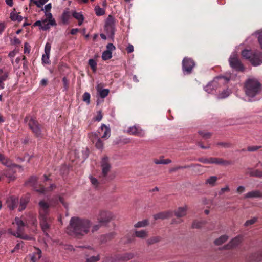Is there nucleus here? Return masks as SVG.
<instances>
[{
  "instance_id": "obj_45",
  "label": "nucleus",
  "mask_w": 262,
  "mask_h": 262,
  "mask_svg": "<svg viewBox=\"0 0 262 262\" xmlns=\"http://www.w3.org/2000/svg\"><path fill=\"white\" fill-rule=\"evenodd\" d=\"M95 11L97 16H102L105 14V10L99 6H96L95 8Z\"/></svg>"
},
{
  "instance_id": "obj_25",
  "label": "nucleus",
  "mask_w": 262,
  "mask_h": 262,
  "mask_svg": "<svg viewBox=\"0 0 262 262\" xmlns=\"http://www.w3.org/2000/svg\"><path fill=\"white\" fill-rule=\"evenodd\" d=\"M35 251L33 252V254L31 257V261L32 262H36L41 257V251L40 249L37 248H35Z\"/></svg>"
},
{
  "instance_id": "obj_33",
  "label": "nucleus",
  "mask_w": 262,
  "mask_h": 262,
  "mask_svg": "<svg viewBox=\"0 0 262 262\" xmlns=\"http://www.w3.org/2000/svg\"><path fill=\"white\" fill-rule=\"evenodd\" d=\"M230 161L224 160L222 158H215L214 164L222 165H228L231 164Z\"/></svg>"
},
{
  "instance_id": "obj_52",
  "label": "nucleus",
  "mask_w": 262,
  "mask_h": 262,
  "mask_svg": "<svg viewBox=\"0 0 262 262\" xmlns=\"http://www.w3.org/2000/svg\"><path fill=\"white\" fill-rule=\"evenodd\" d=\"M100 260V256L98 255L96 256H91L90 258L86 259L85 262H97Z\"/></svg>"
},
{
  "instance_id": "obj_46",
  "label": "nucleus",
  "mask_w": 262,
  "mask_h": 262,
  "mask_svg": "<svg viewBox=\"0 0 262 262\" xmlns=\"http://www.w3.org/2000/svg\"><path fill=\"white\" fill-rule=\"evenodd\" d=\"M90 94L88 92H85L82 96V100L83 101L85 102L87 104H89L90 103Z\"/></svg>"
},
{
  "instance_id": "obj_40",
  "label": "nucleus",
  "mask_w": 262,
  "mask_h": 262,
  "mask_svg": "<svg viewBox=\"0 0 262 262\" xmlns=\"http://www.w3.org/2000/svg\"><path fill=\"white\" fill-rule=\"evenodd\" d=\"M149 224L148 220H144L138 222L135 224L134 226L136 228L144 227L147 226Z\"/></svg>"
},
{
  "instance_id": "obj_3",
  "label": "nucleus",
  "mask_w": 262,
  "mask_h": 262,
  "mask_svg": "<svg viewBox=\"0 0 262 262\" xmlns=\"http://www.w3.org/2000/svg\"><path fill=\"white\" fill-rule=\"evenodd\" d=\"M38 205L40 226L43 233L48 235L52 222V219L49 216L50 205L45 201H40Z\"/></svg>"
},
{
  "instance_id": "obj_16",
  "label": "nucleus",
  "mask_w": 262,
  "mask_h": 262,
  "mask_svg": "<svg viewBox=\"0 0 262 262\" xmlns=\"http://www.w3.org/2000/svg\"><path fill=\"white\" fill-rule=\"evenodd\" d=\"M242 241V237L238 236L232 239L229 243L224 246L225 249H230L238 246Z\"/></svg>"
},
{
  "instance_id": "obj_41",
  "label": "nucleus",
  "mask_w": 262,
  "mask_h": 262,
  "mask_svg": "<svg viewBox=\"0 0 262 262\" xmlns=\"http://www.w3.org/2000/svg\"><path fill=\"white\" fill-rule=\"evenodd\" d=\"M154 162L156 164H168L171 163V160L169 159L160 160L154 159Z\"/></svg>"
},
{
  "instance_id": "obj_39",
  "label": "nucleus",
  "mask_w": 262,
  "mask_h": 262,
  "mask_svg": "<svg viewBox=\"0 0 262 262\" xmlns=\"http://www.w3.org/2000/svg\"><path fill=\"white\" fill-rule=\"evenodd\" d=\"M45 15L46 16V19L47 21H49V24L52 26H54L56 25V22L55 19L53 18V16L51 13L50 12H46Z\"/></svg>"
},
{
  "instance_id": "obj_20",
  "label": "nucleus",
  "mask_w": 262,
  "mask_h": 262,
  "mask_svg": "<svg viewBox=\"0 0 262 262\" xmlns=\"http://www.w3.org/2000/svg\"><path fill=\"white\" fill-rule=\"evenodd\" d=\"M187 206L180 207L174 211V215L178 217H181L185 216L187 213Z\"/></svg>"
},
{
  "instance_id": "obj_50",
  "label": "nucleus",
  "mask_w": 262,
  "mask_h": 262,
  "mask_svg": "<svg viewBox=\"0 0 262 262\" xmlns=\"http://www.w3.org/2000/svg\"><path fill=\"white\" fill-rule=\"evenodd\" d=\"M230 93V91L226 90L223 91L221 94H219L218 97L220 99H223L227 97Z\"/></svg>"
},
{
  "instance_id": "obj_42",
  "label": "nucleus",
  "mask_w": 262,
  "mask_h": 262,
  "mask_svg": "<svg viewBox=\"0 0 262 262\" xmlns=\"http://www.w3.org/2000/svg\"><path fill=\"white\" fill-rule=\"evenodd\" d=\"M8 72H4L2 69H0V81H5L8 79Z\"/></svg>"
},
{
  "instance_id": "obj_6",
  "label": "nucleus",
  "mask_w": 262,
  "mask_h": 262,
  "mask_svg": "<svg viewBox=\"0 0 262 262\" xmlns=\"http://www.w3.org/2000/svg\"><path fill=\"white\" fill-rule=\"evenodd\" d=\"M13 225H16L17 226V231L15 232L13 231L11 229H9L8 232L11 234L23 239H30V237L27 235H24L23 234V232L24 230L25 227V223L24 222L18 217H16L15 219V222L13 223Z\"/></svg>"
},
{
  "instance_id": "obj_53",
  "label": "nucleus",
  "mask_w": 262,
  "mask_h": 262,
  "mask_svg": "<svg viewBox=\"0 0 262 262\" xmlns=\"http://www.w3.org/2000/svg\"><path fill=\"white\" fill-rule=\"evenodd\" d=\"M18 16V14L16 12L15 8H14L13 11L10 13V18L13 21H16V19H17V16Z\"/></svg>"
},
{
  "instance_id": "obj_9",
  "label": "nucleus",
  "mask_w": 262,
  "mask_h": 262,
  "mask_svg": "<svg viewBox=\"0 0 262 262\" xmlns=\"http://www.w3.org/2000/svg\"><path fill=\"white\" fill-rule=\"evenodd\" d=\"M113 217L112 213L110 211H101L97 217L99 223L102 224L109 222Z\"/></svg>"
},
{
  "instance_id": "obj_17",
  "label": "nucleus",
  "mask_w": 262,
  "mask_h": 262,
  "mask_svg": "<svg viewBox=\"0 0 262 262\" xmlns=\"http://www.w3.org/2000/svg\"><path fill=\"white\" fill-rule=\"evenodd\" d=\"M56 188V186L54 184H52L49 187H45L43 185H40L38 187H34V189L36 191L41 193H45L51 191Z\"/></svg>"
},
{
  "instance_id": "obj_29",
  "label": "nucleus",
  "mask_w": 262,
  "mask_h": 262,
  "mask_svg": "<svg viewBox=\"0 0 262 262\" xmlns=\"http://www.w3.org/2000/svg\"><path fill=\"white\" fill-rule=\"evenodd\" d=\"M253 53V51L245 49L242 51V56L245 59H248L249 61L251 62V59L252 58Z\"/></svg>"
},
{
  "instance_id": "obj_37",
  "label": "nucleus",
  "mask_w": 262,
  "mask_h": 262,
  "mask_svg": "<svg viewBox=\"0 0 262 262\" xmlns=\"http://www.w3.org/2000/svg\"><path fill=\"white\" fill-rule=\"evenodd\" d=\"M206 223V221L201 220V221H197L195 220L193 222L192 227L193 228H200L202 227L203 225H205Z\"/></svg>"
},
{
  "instance_id": "obj_13",
  "label": "nucleus",
  "mask_w": 262,
  "mask_h": 262,
  "mask_svg": "<svg viewBox=\"0 0 262 262\" xmlns=\"http://www.w3.org/2000/svg\"><path fill=\"white\" fill-rule=\"evenodd\" d=\"M99 137L103 139H107L110 136V129L105 125L102 124L99 129L98 133Z\"/></svg>"
},
{
  "instance_id": "obj_56",
  "label": "nucleus",
  "mask_w": 262,
  "mask_h": 262,
  "mask_svg": "<svg viewBox=\"0 0 262 262\" xmlns=\"http://www.w3.org/2000/svg\"><path fill=\"white\" fill-rule=\"evenodd\" d=\"M257 219L256 217H253L250 220H247L245 223L244 225L245 226H248L249 225H252L254 224L257 221Z\"/></svg>"
},
{
  "instance_id": "obj_8",
  "label": "nucleus",
  "mask_w": 262,
  "mask_h": 262,
  "mask_svg": "<svg viewBox=\"0 0 262 262\" xmlns=\"http://www.w3.org/2000/svg\"><path fill=\"white\" fill-rule=\"evenodd\" d=\"M115 23L114 17L112 15H109L105 21V30L111 36H113L115 34Z\"/></svg>"
},
{
  "instance_id": "obj_21",
  "label": "nucleus",
  "mask_w": 262,
  "mask_h": 262,
  "mask_svg": "<svg viewBox=\"0 0 262 262\" xmlns=\"http://www.w3.org/2000/svg\"><path fill=\"white\" fill-rule=\"evenodd\" d=\"M115 236L116 233L115 232H111L108 234L103 235L100 237V242L101 244H105L113 239Z\"/></svg>"
},
{
  "instance_id": "obj_57",
  "label": "nucleus",
  "mask_w": 262,
  "mask_h": 262,
  "mask_svg": "<svg viewBox=\"0 0 262 262\" xmlns=\"http://www.w3.org/2000/svg\"><path fill=\"white\" fill-rule=\"evenodd\" d=\"M47 19H45L44 20H42V25L41 26V29L43 30H47L50 28L49 25H50L49 23L47 24Z\"/></svg>"
},
{
  "instance_id": "obj_62",
  "label": "nucleus",
  "mask_w": 262,
  "mask_h": 262,
  "mask_svg": "<svg viewBox=\"0 0 262 262\" xmlns=\"http://www.w3.org/2000/svg\"><path fill=\"white\" fill-rule=\"evenodd\" d=\"M198 161L204 164H208V158L203 157L198 158Z\"/></svg>"
},
{
  "instance_id": "obj_32",
  "label": "nucleus",
  "mask_w": 262,
  "mask_h": 262,
  "mask_svg": "<svg viewBox=\"0 0 262 262\" xmlns=\"http://www.w3.org/2000/svg\"><path fill=\"white\" fill-rule=\"evenodd\" d=\"M135 235L137 237L145 238L148 236V232L144 230L140 231L136 230L135 232Z\"/></svg>"
},
{
  "instance_id": "obj_51",
  "label": "nucleus",
  "mask_w": 262,
  "mask_h": 262,
  "mask_svg": "<svg viewBox=\"0 0 262 262\" xmlns=\"http://www.w3.org/2000/svg\"><path fill=\"white\" fill-rule=\"evenodd\" d=\"M48 0H38V1H34L33 3L36 5V6L38 8L41 7L42 5H43L46 3H47Z\"/></svg>"
},
{
  "instance_id": "obj_5",
  "label": "nucleus",
  "mask_w": 262,
  "mask_h": 262,
  "mask_svg": "<svg viewBox=\"0 0 262 262\" xmlns=\"http://www.w3.org/2000/svg\"><path fill=\"white\" fill-rule=\"evenodd\" d=\"M25 122L27 123L29 129L31 130L34 136L37 138H41L43 136L42 129L43 126L34 118L30 116L25 118Z\"/></svg>"
},
{
  "instance_id": "obj_28",
  "label": "nucleus",
  "mask_w": 262,
  "mask_h": 262,
  "mask_svg": "<svg viewBox=\"0 0 262 262\" xmlns=\"http://www.w3.org/2000/svg\"><path fill=\"white\" fill-rule=\"evenodd\" d=\"M162 239V237L160 236H154L147 239L146 242L148 245H151L160 242Z\"/></svg>"
},
{
  "instance_id": "obj_24",
  "label": "nucleus",
  "mask_w": 262,
  "mask_h": 262,
  "mask_svg": "<svg viewBox=\"0 0 262 262\" xmlns=\"http://www.w3.org/2000/svg\"><path fill=\"white\" fill-rule=\"evenodd\" d=\"M171 215V213L169 211L166 212H161L156 214L154 215V218L155 220L158 219H165L170 217Z\"/></svg>"
},
{
  "instance_id": "obj_63",
  "label": "nucleus",
  "mask_w": 262,
  "mask_h": 262,
  "mask_svg": "<svg viewBox=\"0 0 262 262\" xmlns=\"http://www.w3.org/2000/svg\"><path fill=\"white\" fill-rule=\"evenodd\" d=\"M126 50L128 53H130L134 51V47L131 44H129Z\"/></svg>"
},
{
  "instance_id": "obj_7",
  "label": "nucleus",
  "mask_w": 262,
  "mask_h": 262,
  "mask_svg": "<svg viewBox=\"0 0 262 262\" xmlns=\"http://www.w3.org/2000/svg\"><path fill=\"white\" fill-rule=\"evenodd\" d=\"M195 65V62L192 59L188 57L184 58L182 61V70L184 74H191Z\"/></svg>"
},
{
  "instance_id": "obj_59",
  "label": "nucleus",
  "mask_w": 262,
  "mask_h": 262,
  "mask_svg": "<svg viewBox=\"0 0 262 262\" xmlns=\"http://www.w3.org/2000/svg\"><path fill=\"white\" fill-rule=\"evenodd\" d=\"M6 28V24L5 23L0 22V35L4 31Z\"/></svg>"
},
{
  "instance_id": "obj_1",
  "label": "nucleus",
  "mask_w": 262,
  "mask_h": 262,
  "mask_svg": "<svg viewBox=\"0 0 262 262\" xmlns=\"http://www.w3.org/2000/svg\"><path fill=\"white\" fill-rule=\"evenodd\" d=\"M92 223L88 219L73 217L66 231L69 235L81 239L89 232Z\"/></svg>"
},
{
  "instance_id": "obj_31",
  "label": "nucleus",
  "mask_w": 262,
  "mask_h": 262,
  "mask_svg": "<svg viewBox=\"0 0 262 262\" xmlns=\"http://www.w3.org/2000/svg\"><path fill=\"white\" fill-rule=\"evenodd\" d=\"M97 90L99 93L100 96L102 98L106 97L109 93L108 89H101V87L100 84L97 85Z\"/></svg>"
},
{
  "instance_id": "obj_34",
  "label": "nucleus",
  "mask_w": 262,
  "mask_h": 262,
  "mask_svg": "<svg viewBox=\"0 0 262 262\" xmlns=\"http://www.w3.org/2000/svg\"><path fill=\"white\" fill-rule=\"evenodd\" d=\"M217 180V178L216 176H211L205 181L206 184H208L211 186H214L215 185L216 182Z\"/></svg>"
},
{
  "instance_id": "obj_11",
  "label": "nucleus",
  "mask_w": 262,
  "mask_h": 262,
  "mask_svg": "<svg viewBox=\"0 0 262 262\" xmlns=\"http://www.w3.org/2000/svg\"><path fill=\"white\" fill-rule=\"evenodd\" d=\"M251 63L254 66H257L262 64V52L254 51L251 59Z\"/></svg>"
},
{
  "instance_id": "obj_55",
  "label": "nucleus",
  "mask_w": 262,
  "mask_h": 262,
  "mask_svg": "<svg viewBox=\"0 0 262 262\" xmlns=\"http://www.w3.org/2000/svg\"><path fill=\"white\" fill-rule=\"evenodd\" d=\"M261 148V146H250L247 147V150L248 151L253 152Z\"/></svg>"
},
{
  "instance_id": "obj_26",
  "label": "nucleus",
  "mask_w": 262,
  "mask_h": 262,
  "mask_svg": "<svg viewBox=\"0 0 262 262\" xmlns=\"http://www.w3.org/2000/svg\"><path fill=\"white\" fill-rule=\"evenodd\" d=\"M29 201V198L28 196L22 197L20 200V205L18 210L19 211L24 210L27 206V204Z\"/></svg>"
},
{
  "instance_id": "obj_10",
  "label": "nucleus",
  "mask_w": 262,
  "mask_h": 262,
  "mask_svg": "<svg viewBox=\"0 0 262 262\" xmlns=\"http://www.w3.org/2000/svg\"><path fill=\"white\" fill-rule=\"evenodd\" d=\"M230 66L236 71H243L244 67L241 62L235 55L231 56L229 59Z\"/></svg>"
},
{
  "instance_id": "obj_38",
  "label": "nucleus",
  "mask_w": 262,
  "mask_h": 262,
  "mask_svg": "<svg viewBox=\"0 0 262 262\" xmlns=\"http://www.w3.org/2000/svg\"><path fill=\"white\" fill-rule=\"evenodd\" d=\"M195 166V164H193L190 165H185V166H177V167H173V168H171L170 169L169 171H170V172H173L177 171L178 170L180 169H184V168L192 167H194ZM196 166H200V165L196 164Z\"/></svg>"
},
{
  "instance_id": "obj_61",
  "label": "nucleus",
  "mask_w": 262,
  "mask_h": 262,
  "mask_svg": "<svg viewBox=\"0 0 262 262\" xmlns=\"http://www.w3.org/2000/svg\"><path fill=\"white\" fill-rule=\"evenodd\" d=\"M106 50L112 52V51L115 49V47L111 43H108L106 46Z\"/></svg>"
},
{
  "instance_id": "obj_35",
  "label": "nucleus",
  "mask_w": 262,
  "mask_h": 262,
  "mask_svg": "<svg viewBox=\"0 0 262 262\" xmlns=\"http://www.w3.org/2000/svg\"><path fill=\"white\" fill-rule=\"evenodd\" d=\"M228 238V236L226 235H222L219 238L216 239L214 243L216 245H222L223 243H225Z\"/></svg>"
},
{
  "instance_id": "obj_58",
  "label": "nucleus",
  "mask_w": 262,
  "mask_h": 262,
  "mask_svg": "<svg viewBox=\"0 0 262 262\" xmlns=\"http://www.w3.org/2000/svg\"><path fill=\"white\" fill-rule=\"evenodd\" d=\"M62 82L63 83V86L65 90H67L69 88V83L68 80L67 78V77H64L62 78Z\"/></svg>"
},
{
  "instance_id": "obj_47",
  "label": "nucleus",
  "mask_w": 262,
  "mask_h": 262,
  "mask_svg": "<svg viewBox=\"0 0 262 262\" xmlns=\"http://www.w3.org/2000/svg\"><path fill=\"white\" fill-rule=\"evenodd\" d=\"M71 17V14L69 11L64 12L62 14V20L64 23H67Z\"/></svg>"
},
{
  "instance_id": "obj_18",
  "label": "nucleus",
  "mask_w": 262,
  "mask_h": 262,
  "mask_svg": "<svg viewBox=\"0 0 262 262\" xmlns=\"http://www.w3.org/2000/svg\"><path fill=\"white\" fill-rule=\"evenodd\" d=\"M6 203L8 207L11 210H13L17 207L18 199L14 196H11L7 199Z\"/></svg>"
},
{
  "instance_id": "obj_4",
  "label": "nucleus",
  "mask_w": 262,
  "mask_h": 262,
  "mask_svg": "<svg viewBox=\"0 0 262 262\" xmlns=\"http://www.w3.org/2000/svg\"><path fill=\"white\" fill-rule=\"evenodd\" d=\"M261 89V84L256 78H249L245 83V92L246 95L249 97H255L260 93Z\"/></svg>"
},
{
  "instance_id": "obj_64",
  "label": "nucleus",
  "mask_w": 262,
  "mask_h": 262,
  "mask_svg": "<svg viewBox=\"0 0 262 262\" xmlns=\"http://www.w3.org/2000/svg\"><path fill=\"white\" fill-rule=\"evenodd\" d=\"M259 35L258 36V40L261 48L262 49V30L260 31L259 33Z\"/></svg>"
},
{
  "instance_id": "obj_27",
  "label": "nucleus",
  "mask_w": 262,
  "mask_h": 262,
  "mask_svg": "<svg viewBox=\"0 0 262 262\" xmlns=\"http://www.w3.org/2000/svg\"><path fill=\"white\" fill-rule=\"evenodd\" d=\"M248 171H247V174H249L250 176L251 177H256L258 178L262 177V171H260L258 169L253 170L251 168H249L248 169Z\"/></svg>"
},
{
  "instance_id": "obj_43",
  "label": "nucleus",
  "mask_w": 262,
  "mask_h": 262,
  "mask_svg": "<svg viewBox=\"0 0 262 262\" xmlns=\"http://www.w3.org/2000/svg\"><path fill=\"white\" fill-rule=\"evenodd\" d=\"M112 57V54L111 52H110L108 51H104L102 55V58L104 60H106L108 59H110Z\"/></svg>"
},
{
  "instance_id": "obj_22",
  "label": "nucleus",
  "mask_w": 262,
  "mask_h": 262,
  "mask_svg": "<svg viewBox=\"0 0 262 262\" xmlns=\"http://www.w3.org/2000/svg\"><path fill=\"white\" fill-rule=\"evenodd\" d=\"M248 260L250 261H260L262 260V252H257L256 253L251 254Z\"/></svg>"
},
{
  "instance_id": "obj_54",
  "label": "nucleus",
  "mask_w": 262,
  "mask_h": 262,
  "mask_svg": "<svg viewBox=\"0 0 262 262\" xmlns=\"http://www.w3.org/2000/svg\"><path fill=\"white\" fill-rule=\"evenodd\" d=\"M216 145L221 146L224 148H227L231 147L232 144L229 142H218L216 143Z\"/></svg>"
},
{
  "instance_id": "obj_44",
  "label": "nucleus",
  "mask_w": 262,
  "mask_h": 262,
  "mask_svg": "<svg viewBox=\"0 0 262 262\" xmlns=\"http://www.w3.org/2000/svg\"><path fill=\"white\" fill-rule=\"evenodd\" d=\"M89 65L92 69L93 72H96L97 70V62L93 59H90L89 60Z\"/></svg>"
},
{
  "instance_id": "obj_60",
  "label": "nucleus",
  "mask_w": 262,
  "mask_h": 262,
  "mask_svg": "<svg viewBox=\"0 0 262 262\" xmlns=\"http://www.w3.org/2000/svg\"><path fill=\"white\" fill-rule=\"evenodd\" d=\"M37 181V179L35 177L32 176L30 178L28 182L30 183L31 185H34Z\"/></svg>"
},
{
  "instance_id": "obj_49",
  "label": "nucleus",
  "mask_w": 262,
  "mask_h": 262,
  "mask_svg": "<svg viewBox=\"0 0 262 262\" xmlns=\"http://www.w3.org/2000/svg\"><path fill=\"white\" fill-rule=\"evenodd\" d=\"M198 133L204 139L209 138L211 136V133L208 132L199 131Z\"/></svg>"
},
{
  "instance_id": "obj_15",
  "label": "nucleus",
  "mask_w": 262,
  "mask_h": 262,
  "mask_svg": "<svg viewBox=\"0 0 262 262\" xmlns=\"http://www.w3.org/2000/svg\"><path fill=\"white\" fill-rule=\"evenodd\" d=\"M51 48V45L49 42H47L45 47V54L42 56V61L43 63L48 64L49 63V57L50 55V51Z\"/></svg>"
},
{
  "instance_id": "obj_14",
  "label": "nucleus",
  "mask_w": 262,
  "mask_h": 262,
  "mask_svg": "<svg viewBox=\"0 0 262 262\" xmlns=\"http://www.w3.org/2000/svg\"><path fill=\"white\" fill-rule=\"evenodd\" d=\"M127 133L130 135L141 137H143L145 135L144 131L140 127L136 125L129 127L128 129Z\"/></svg>"
},
{
  "instance_id": "obj_23",
  "label": "nucleus",
  "mask_w": 262,
  "mask_h": 262,
  "mask_svg": "<svg viewBox=\"0 0 262 262\" xmlns=\"http://www.w3.org/2000/svg\"><path fill=\"white\" fill-rule=\"evenodd\" d=\"M0 162L7 167H11L13 165L12 161L1 153H0Z\"/></svg>"
},
{
  "instance_id": "obj_30",
  "label": "nucleus",
  "mask_w": 262,
  "mask_h": 262,
  "mask_svg": "<svg viewBox=\"0 0 262 262\" xmlns=\"http://www.w3.org/2000/svg\"><path fill=\"white\" fill-rule=\"evenodd\" d=\"M72 16L78 21V25L81 26L84 20V17L81 13L74 11L72 13Z\"/></svg>"
},
{
  "instance_id": "obj_48",
  "label": "nucleus",
  "mask_w": 262,
  "mask_h": 262,
  "mask_svg": "<svg viewBox=\"0 0 262 262\" xmlns=\"http://www.w3.org/2000/svg\"><path fill=\"white\" fill-rule=\"evenodd\" d=\"M134 255L133 253H126L123 255L121 258L124 261H127L132 259L134 257Z\"/></svg>"
},
{
  "instance_id": "obj_12",
  "label": "nucleus",
  "mask_w": 262,
  "mask_h": 262,
  "mask_svg": "<svg viewBox=\"0 0 262 262\" xmlns=\"http://www.w3.org/2000/svg\"><path fill=\"white\" fill-rule=\"evenodd\" d=\"M91 141L94 143L95 142V146L99 149H101L103 147V143L98 134L96 133H92L90 136Z\"/></svg>"
},
{
  "instance_id": "obj_19",
  "label": "nucleus",
  "mask_w": 262,
  "mask_h": 262,
  "mask_svg": "<svg viewBox=\"0 0 262 262\" xmlns=\"http://www.w3.org/2000/svg\"><path fill=\"white\" fill-rule=\"evenodd\" d=\"M262 198V192L260 190H256L250 191L244 195V198Z\"/></svg>"
},
{
  "instance_id": "obj_36",
  "label": "nucleus",
  "mask_w": 262,
  "mask_h": 262,
  "mask_svg": "<svg viewBox=\"0 0 262 262\" xmlns=\"http://www.w3.org/2000/svg\"><path fill=\"white\" fill-rule=\"evenodd\" d=\"M3 174L8 178L10 181L15 180V177L12 170L9 169L3 171Z\"/></svg>"
},
{
  "instance_id": "obj_2",
  "label": "nucleus",
  "mask_w": 262,
  "mask_h": 262,
  "mask_svg": "<svg viewBox=\"0 0 262 262\" xmlns=\"http://www.w3.org/2000/svg\"><path fill=\"white\" fill-rule=\"evenodd\" d=\"M99 166L101 172L99 175V180L92 176H89L92 184L96 188H98L100 183L104 184L113 180L115 174L112 172V164L111 159L107 156H103L100 161Z\"/></svg>"
}]
</instances>
